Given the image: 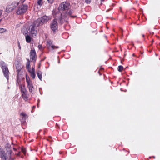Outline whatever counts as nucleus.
I'll list each match as a JSON object with an SVG mask.
<instances>
[{"label": "nucleus", "instance_id": "f257e3e1", "mask_svg": "<svg viewBox=\"0 0 160 160\" xmlns=\"http://www.w3.org/2000/svg\"><path fill=\"white\" fill-rule=\"evenodd\" d=\"M21 31L23 34H28L32 38L36 37L38 34L37 28L32 24L29 26L28 28L23 27Z\"/></svg>", "mask_w": 160, "mask_h": 160}, {"label": "nucleus", "instance_id": "f03ea898", "mask_svg": "<svg viewBox=\"0 0 160 160\" xmlns=\"http://www.w3.org/2000/svg\"><path fill=\"white\" fill-rule=\"evenodd\" d=\"M70 4L67 2H64L61 4L59 6L58 9L59 11V13H57L56 15V18H58L60 16V18L61 17V19L63 18L64 19V16L65 13H66V11L69 9Z\"/></svg>", "mask_w": 160, "mask_h": 160}, {"label": "nucleus", "instance_id": "7ed1b4c3", "mask_svg": "<svg viewBox=\"0 0 160 160\" xmlns=\"http://www.w3.org/2000/svg\"><path fill=\"white\" fill-rule=\"evenodd\" d=\"M27 9L28 6L27 5H22L19 7L17 12V13L18 14H21L25 12Z\"/></svg>", "mask_w": 160, "mask_h": 160}, {"label": "nucleus", "instance_id": "20e7f679", "mask_svg": "<svg viewBox=\"0 0 160 160\" xmlns=\"http://www.w3.org/2000/svg\"><path fill=\"white\" fill-rule=\"evenodd\" d=\"M51 28L55 32L58 28V24L56 19H54L50 25Z\"/></svg>", "mask_w": 160, "mask_h": 160}, {"label": "nucleus", "instance_id": "39448f33", "mask_svg": "<svg viewBox=\"0 0 160 160\" xmlns=\"http://www.w3.org/2000/svg\"><path fill=\"white\" fill-rule=\"evenodd\" d=\"M26 80L28 84V87L29 88V91L30 92H31L34 89L32 82L30 80L29 78H28L27 77L26 78Z\"/></svg>", "mask_w": 160, "mask_h": 160}, {"label": "nucleus", "instance_id": "423d86ee", "mask_svg": "<svg viewBox=\"0 0 160 160\" xmlns=\"http://www.w3.org/2000/svg\"><path fill=\"white\" fill-rule=\"evenodd\" d=\"M18 5V3L15 2L11 5H8L6 9L7 12H10L12 10Z\"/></svg>", "mask_w": 160, "mask_h": 160}, {"label": "nucleus", "instance_id": "0eeeda50", "mask_svg": "<svg viewBox=\"0 0 160 160\" xmlns=\"http://www.w3.org/2000/svg\"><path fill=\"white\" fill-rule=\"evenodd\" d=\"M72 10H70L68 13H65V15L64 14V19H63V18H62V19H61V17L59 18L60 20V21L61 22V23H63L64 21H67V17L68 15H71L72 13Z\"/></svg>", "mask_w": 160, "mask_h": 160}, {"label": "nucleus", "instance_id": "6e6552de", "mask_svg": "<svg viewBox=\"0 0 160 160\" xmlns=\"http://www.w3.org/2000/svg\"><path fill=\"white\" fill-rule=\"evenodd\" d=\"M30 58L32 60L35 61L36 57L35 51L34 50H31L30 52Z\"/></svg>", "mask_w": 160, "mask_h": 160}, {"label": "nucleus", "instance_id": "1a4fd4ad", "mask_svg": "<svg viewBox=\"0 0 160 160\" xmlns=\"http://www.w3.org/2000/svg\"><path fill=\"white\" fill-rule=\"evenodd\" d=\"M49 20V18L46 16H44L42 17L38 18L39 22H41L42 24L47 22Z\"/></svg>", "mask_w": 160, "mask_h": 160}, {"label": "nucleus", "instance_id": "9d476101", "mask_svg": "<svg viewBox=\"0 0 160 160\" xmlns=\"http://www.w3.org/2000/svg\"><path fill=\"white\" fill-rule=\"evenodd\" d=\"M2 69L5 76L8 79V78L9 71L7 68L5 66H2Z\"/></svg>", "mask_w": 160, "mask_h": 160}, {"label": "nucleus", "instance_id": "9b49d317", "mask_svg": "<svg viewBox=\"0 0 160 160\" xmlns=\"http://www.w3.org/2000/svg\"><path fill=\"white\" fill-rule=\"evenodd\" d=\"M8 155V153H5V151L3 150L2 148L0 146V157L2 158H3L6 156Z\"/></svg>", "mask_w": 160, "mask_h": 160}, {"label": "nucleus", "instance_id": "f8f14e48", "mask_svg": "<svg viewBox=\"0 0 160 160\" xmlns=\"http://www.w3.org/2000/svg\"><path fill=\"white\" fill-rule=\"evenodd\" d=\"M21 91L22 92V96L26 97V90L24 86H22L21 85Z\"/></svg>", "mask_w": 160, "mask_h": 160}, {"label": "nucleus", "instance_id": "ddd939ff", "mask_svg": "<svg viewBox=\"0 0 160 160\" xmlns=\"http://www.w3.org/2000/svg\"><path fill=\"white\" fill-rule=\"evenodd\" d=\"M38 18V19L36 21H35L32 24L33 25L37 28V27L39 26L40 25H42V24L41 22H39Z\"/></svg>", "mask_w": 160, "mask_h": 160}, {"label": "nucleus", "instance_id": "4468645a", "mask_svg": "<svg viewBox=\"0 0 160 160\" xmlns=\"http://www.w3.org/2000/svg\"><path fill=\"white\" fill-rule=\"evenodd\" d=\"M43 2L42 0H38L37 1V4L35 7H36L37 6V8H40L41 6L42 5Z\"/></svg>", "mask_w": 160, "mask_h": 160}, {"label": "nucleus", "instance_id": "2eb2a0df", "mask_svg": "<svg viewBox=\"0 0 160 160\" xmlns=\"http://www.w3.org/2000/svg\"><path fill=\"white\" fill-rule=\"evenodd\" d=\"M25 36V39L26 41L28 43H30L32 40V39L30 36V35L28 34H26Z\"/></svg>", "mask_w": 160, "mask_h": 160}, {"label": "nucleus", "instance_id": "dca6fc26", "mask_svg": "<svg viewBox=\"0 0 160 160\" xmlns=\"http://www.w3.org/2000/svg\"><path fill=\"white\" fill-rule=\"evenodd\" d=\"M11 151L10 150L8 153V155L6 156L3 158L1 159L2 160H9L11 158Z\"/></svg>", "mask_w": 160, "mask_h": 160}, {"label": "nucleus", "instance_id": "f3484780", "mask_svg": "<svg viewBox=\"0 0 160 160\" xmlns=\"http://www.w3.org/2000/svg\"><path fill=\"white\" fill-rule=\"evenodd\" d=\"M29 72L31 73V76L33 79H34L35 77V74L34 68H32V70H29Z\"/></svg>", "mask_w": 160, "mask_h": 160}, {"label": "nucleus", "instance_id": "a211bd4d", "mask_svg": "<svg viewBox=\"0 0 160 160\" xmlns=\"http://www.w3.org/2000/svg\"><path fill=\"white\" fill-rule=\"evenodd\" d=\"M37 74L39 78L41 81L42 79V72L40 71L38 72Z\"/></svg>", "mask_w": 160, "mask_h": 160}, {"label": "nucleus", "instance_id": "6ab92c4d", "mask_svg": "<svg viewBox=\"0 0 160 160\" xmlns=\"http://www.w3.org/2000/svg\"><path fill=\"white\" fill-rule=\"evenodd\" d=\"M30 61L28 60V62H27L26 67L27 69L28 70V71H29V70H32V69H30Z\"/></svg>", "mask_w": 160, "mask_h": 160}, {"label": "nucleus", "instance_id": "aec40b11", "mask_svg": "<svg viewBox=\"0 0 160 160\" xmlns=\"http://www.w3.org/2000/svg\"><path fill=\"white\" fill-rule=\"evenodd\" d=\"M123 67L121 65L118 66V71L119 72H121L123 69Z\"/></svg>", "mask_w": 160, "mask_h": 160}, {"label": "nucleus", "instance_id": "412c9836", "mask_svg": "<svg viewBox=\"0 0 160 160\" xmlns=\"http://www.w3.org/2000/svg\"><path fill=\"white\" fill-rule=\"evenodd\" d=\"M22 151L24 154H25L26 153V150L25 148H22Z\"/></svg>", "mask_w": 160, "mask_h": 160}, {"label": "nucleus", "instance_id": "4be33fe9", "mask_svg": "<svg viewBox=\"0 0 160 160\" xmlns=\"http://www.w3.org/2000/svg\"><path fill=\"white\" fill-rule=\"evenodd\" d=\"M21 115L23 117H28L27 115L24 113H21Z\"/></svg>", "mask_w": 160, "mask_h": 160}, {"label": "nucleus", "instance_id": "5701e85b", "mask_svg": "<svg viewBox=\"0 0 160 160\" xmlns=\"http://www.w3.org/2000/svg\"><path fill=\"white\" fill-rule=\"evenodd\" d=\"M5 30L3 28H0V33H2L4 32Z\"/></svg>", "mask_w": 160, "mask_h": 160}, {"label": "nucleus", "instance_id": "b1692460", "mask_svg": "<svg viewBox=\"0 0 160 160\" xmlns=\"http://www.w3.org/2000/svg\"><path fill=\"white\" fill-rule=\"evenodd\" d=\"M50 47L52 49H54L55 48H58V47L55 46H52V45L51 46H50Z\"/></svg>", "mask_w": 160, "mask_h": 160}, {"label": "nucleus", "instance_id": "393cba45", "mask_svg": "<svg viewBox=\"0 0 160 160\" xmlns=\"http://www.w3.org/2000/svg\"><path fill=\"white\" fill-rule=\"evenodd\" d=\"M91 1V0H86L85 2L87 4H89L90 3Z\"/></svg>", "mask_w": 160, "mask_h": 160}, {"label": "nucleus", "instance_id": "a878e982", "mask_svg": "<svg viewBox=\"0 0 160 160\" xmlns=\"http://www.w3.org/2000/svg\"><path fill=\"white\" fill-rule=\"evenodd\" d=\"M48 2L49 3H52L53 1V0H48Z\"/></svg>", "mask_w": 160, "mask_h": 160}, {"label": "nucleus", "instance_id": "bb28decb", "mask_svg": "<svg viewBox=\"0 0 160 160\" xmlns=\"http://www.w3.org/2000/svg\"><path fill=\"white\" fill-rule=\"evenodd\" d=\"M18 47H19V49H21V46H20V43L19 42H18Z\"/></svg>", "mask_w": 160, "mask_h": 160}, {"label": "nucleus", "instance_id": "cd10ccee", "mask_svg": "<svg viewBox=\"0 0 160 160\" xmlns=\"http://www.w3.org/2000/svg\"><path fill=\"white\" fill-rule=\"evenodd\" d=\"M16 68L18 70V71L20 70V68H19L18 66H16Z\"/></svg>", "mask_w": 160, "mask_h": 160}, {"label": "nucleus", "instance_id": "c85d7f7f", "mask_svg": "<svg viewBox=\"0 0 160 160\" xmlns=\"http://www.w3.org/2000/svg\"><path fill=\"white\" fill-rule=\"evenodd\" d=\"M38 47L39 49H41V48H42V47L41 45H38Z\"/></svg>", "mask_w": 160, "mask_h": 160}, {"label": "nucleus", "instance_id": "c756f323", "mask_svg": "<svg viewBox=\"0 0 160 160\" xmlns=\"http://www.w3.org/2000/svg\"><path fill=\"white\" fill-rule=\"evenodd\" d=\"M1 64L2 65V66H5V65H4L5 63H4V62H1Z\"/></svg>", "mask_w": 160, "mask_h": 160}, {"label": "nucleus", "instance_id": "7c9ffc66", "mask_svg": "<svg viewBox=\"0 0 160 160\" xmlns=\"http://www.w3.org/2000/svg\"><path fill=\"white\" fill-rule=\"evenodd\" d=\"M25 0H22L21 1L22 2H23Z\"/></svg>", "mask_w": 160, "mask_h": 160}, {"label": "nucleus", "instance_id": "2f4dec72", "mask_svg": "<svg viewBox=\"0 0 160 160\" xmlns=\"http://www.w3.org/2000/svg\"><path fill=\"white\" fill-rule=\"evenodd\" d=\"M71 17H76L75 16H71Z\"/></svg>", "mask_w": 160, "mask_h": 160}, {"label": "nucleus", "instance_id": "473e14b6", "mask_svg": "<svg viewBox=\"0 0 160 160\" xmlns=\"http://www.w3.org/2000/svg\"><path fill=\"white\" fill-rule=\"evenodd\" d=\"M47 46H48V48H50V46H48V45H47Z\"/></svg>", "mask_w": 160, "mask_h": 160}, {"label": "nucleus", "instance_id": "72a5a7b5", "mask_svg": "<svg viewBox=\"0 0 160 160\" xmlns=\"http://www.w3.org/2000/svg\"><path fill=\"white\" fill-rule=\"evenodd\" d=\"M13 149L14 150H16V149H15V148H13Z\"/></svg>", "mask_w": 160, "mask_h": 160}]
</instances>
